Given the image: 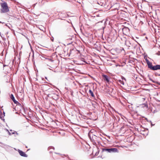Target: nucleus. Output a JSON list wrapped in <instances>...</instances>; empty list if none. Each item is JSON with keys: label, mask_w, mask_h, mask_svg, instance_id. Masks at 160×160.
I'll return each instance as SVG.
<instances>
[{"label": "nucleus", "mask_w": 160, "mask_h": 160, "mask_svg": "<svg viewBox=\"0 0 160 160\" xmlns=\"http://www.w3.org/2000/svg\"><path fill=\"white\" fill-rule=\"evenodd\" d=\"M10 98L13 101V102L15 104H17V103H19L18 101H16L15 100V99L14 98V97L13 95V94H11V96H10Z\"/></svg>", "instance_id": "8"}, {"label": "nucleus", "mask_w": 160, "mask_h": 160, "mask_svg": "<svg viewBox=\"0 0 160 160\" xmlns=\"http://www.w3.org/2000/svg\"><path fill=\"white\" fill-rule=\"evenodd\" d=\"M18 152L21 156L25 157H27V155H26L25 153L23 151L19 150Z\"/></svg>", "instance_id": "7"}, {"label": "nucleus", "mask_w": 160, "mask_h": 160, "mask_svg": "<svg viewBox=\"0 0 160 160\" xmlns=\"http://www.w3.org/2000/svg\"><path fill=\"white\" fill-rule=\"evenodd\" d=\"M103 77L104 78V79L106 80L107 82H108L109 81V80L108 79V76L105 75H103Z\"/></svg>", "instance_id": "9"}, {"label": "nucleus", "mask_w": 160, "mask_h": 160, "mask_svg": "<svg viewBox=\"0 0 160 160\" xmlns=\"http://www.w3.org/2000/svg\"><path fill=\"white\" fill-rule=\"evenodd\" d=\"M48 97H52L53 99L56 100L58 98V96L55 93H52L51 94H48Z\"/></svg>", "instance_id": "5"}, {"label": "nucleus", "mask_w": 160, "mask_h": 160, "mask_svg": "<svg viewBox=\"0 0 160 160\" xmlns=\"http://www.w3.org/2000/svg\"><path fill=\"white\" fill-rule=\"evenodd\" d=\"M149 80H151V81H152L153 82L155 83L156 82V81H153V80H152V78H149Z\"/></svg>", "instance_id": "16"}, {"label": "nucleus", "mask_w": 160, "mask_h": 160, "mask_svg": "<svg viewBox=\"0 0 160 160\" xmlns=\"http://www.w3.org/2000/svg\"><path fill=\"white\" fill-rule=\"evenodd\" d=\"M89 93L92 97H94V95L93 93V92L91 89H90L89 90Z\"/></svg>", "instance_id": "10"}, {"label": "nucleus", "mask_w": 160, "mask_h": 160, "mask_svg": "<svg viewBox=\"0 0 160 160\" xmlns=\"http://www.w3.org/2000/svg\"><path fill=\"white\" fill-rule=\"evenodd\" d=\"M88 136L91 141L93 143H95V142L97 141V137L90 133H88Z\"/></svg>", "instance_id": "4"}, {"label": "nucleus", "mask_w": 160, "mask_h": 160, "mask_svg": "<svg viewBox=\"0 0 160 160\" xmlns=\"http://www.w3.org/2000/svg\"><path fill=\"white\" fill-rule=\"evenodd\" d=\"M103 152H108L111 153L112 152H118V150L116 148H103L102 149Z\"/></svg>", "instance_id": "3"}, {"label": "nucleus", "mask_w": 160, "mask_h": 160, "mask_svg": "<svg viewBox=\"0 0 160 160\" xmlns=\"http://www.w3.org/2000/svg\"><path fill=\"white\" fill-rule=\"evenodd\" d=\"M155 74L156 75H158L159 76H160V74H159L158 73H156Z\"/></svg>", "instance_id": "17"}, {"label": "nucleus", "mask_w": 160, "mask_h": 160, "mask_svg": "<svg viewBox=\"0 0 160 160\" xmlns=\"http://www.w3.org/2000/svg\"><path fill=\"white\" fill-rule=\"evenodd\" d=\"M118 81L120 83L123 85L126 82V79L123 77L122 76L121 79L118 80Z\"/></svg>", "instance_id": "6"}, {"label": "nucleus", "mask_w": 160, "mask_h": 160, "mask_svg": "<svg viewBox=\"0 0 160 160\" xmlns=\"http://www.w3.org/2000/svg\"><path fill=\"white\" fill-rule=\"evenodd\" d=\"M158 55H160V52H158L157 54Z\"/></svg>", "instance_id": "18"}, {"label": "nucleus", "mask_w": 160, "mask_h": 160, "mask_svg": "<svg viewBox=\"0 0 160 160\" xmlns=\"http://www.w3.org/2000/svg\"><path fill=\"white\" fill-rule=\"evenodd\" d=\"M125 44H126V45L129 47L130 46V43H129V42L128 41H126Z\"/></svg>", "instance_id": "12"}, {"label": "nucleus", "mask_w": 160, "mask_h": 160, "mask_svg": "<svg viewBox=\"0 0 160 160\" xmlns=\"http://www.w3.org/2000/svg\"><path fill=\"white\" fill-rule=\"evenodd\" d=\"M55 153L56 154H60L59 153Z\"/></svg>", "instance_id": "19"}, {"label": "nucleus", "mask_w": 160, "mask_h": 160, "mask_svg": "<svg viewBox=\"0 0 160 160\" xmlns=\"http://www.w3.org/2000/svg\"><path fill=\"white\" fill-rule=\"evenodd\" d=\"M149 80H151V81H152L153 82L155 83L156 82V81H153V80H152V78H149Z\"/></svg>", "instance_id": "14"}, {"label": "nucleus", "mask_w": 160, "mask_h": 160, "mask_svg": "<svg viewBox=\"0 0 160 160\" xmlns=\"http://www.w3.org/2000/svg\"><path fill=\"white\" fill-rule=\"evenodd\" d=\"M1 13H6L9 11V9L7 3L6 2L2 3L1 4Z\"/></svg>", "instance_id": "1"}, {"label": "nucleus", "mask_w": 160, "mask_h": 160, "mask_svg": "<svg viewBox=\"0 0 160 160\" xmlns=\"http://www.w3.org/2000/svg\"><path fill=\"white\" fill-rule=\"evenodd\" d=\"M122 30H123V32H124V31H129V29L128 28H124Z\"/></svg>", "instance_id": "11"}, {"label": "nucleus", "mask_w": 160, "mask_h": 160, "mask_svg": "<svg viewBox=\"0 0 160 160\" xmlns=\"http://www.w3.org/2000/svg\"><path fill=\"white\" fill-rule=\"evenodd\" d=\"M97 16H99V15H97Z\"/></svg>", "instance_id": "20"}, {"label": "nucleus", "mask_w": 160, "mask_h": 160, "mask_svg": "<svg viewBox=\"0 0 160 160\" xmlns=\"http://www.w3.org/2000/svg\"><path fill=\"white\" fill-rule=\"evenodd\" d=\"M147 64L149 68L150 69L153 70H156L160 69V65H156L153 66L152 63L150 62L148 60H146Z\"/></svg>", "instance_id": "2"}, {"label": "nucleus", "mask_w": 160, "mask_h": 160, "mask_svg": "<svg viewBox=\"0 0 160 160\" xmlns=\"http://www.w3.org/2000/svg\"><path fill=\"white\" fill-rule=\"evenodd\" d=\"M51 149L54 150V148L53 147H48V150H50Z\"/></svg>", "instance_id": "13"}, {"label": "nucleus", "mask_w": 160, "mask_h": 160, "mask_svg": "<svg viewBox=\"0 0 160 160\" xmlns=\"http://www.w3.org/2000/svg\"><path fill=\"white\" fill-rule=\"evenodd\" d=\"M149 80H151V81H152L153 82L155 83L156 82V81H153V80H152V78H149Z\"/></svg>", "instance_id": "15"}, {"label": "nucleus", "mask_w": 160, "mask_h": 160, "mask_svg": "<svg viewBox=\"0 0 160 160\" xmlns=\"http://www.w3.org/2000/svg\"><path fill=\"white\" fill-rule=\"evenodd\" d=\"M0 23H2L1 22H0Z\"/></svg>", "instance_id": "21"}]
</instances>
